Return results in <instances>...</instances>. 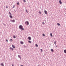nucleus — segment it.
<instances>
[{
  "instance_id": "nucleus-1",
  "label": "nucleus",
  "mask_w": 66,
  "mask_h": 66,
  "mask_svg": "<svg viewBox=\"0 0 66 66\" xmlns=\"http://www.w3.org/2000/svg\"><path fill=\"white\" fill-rule=\"evenodd\" d=\"M19 28L20 29L22 30H24V29L23 28V27L22 25H20L19 26Z\"/></svg>"
},
{
  "instance_id": "nucleus-2",
  "label": "nucleus",
  "mask_w": 66,
  "mask_h": 66,
  "mask_svg": "<svg viewBox=\"0 0 66 66\" xmlns=\"http://www.w3.org/2000/svg\"><path fill=\"white\" fill-rule=\"evenodd\" d=\"M9 14H10V17L11 18H13V16H12V14L10 12L9 13Z\"/></svg>"
},
{
  "instance_id": "nucleus-3",
  "label": "nucleus",
  "mask_w": 66,
  "mask_h": 66,
  "mask_svg": "<svg viewBox=\"0 0 66 66\" xmlns=\"http://www.w3.org/2000/svg\"><path fill=\"white\" fill-rule=\"evenodd\" d=\"M25 24H26V25H27V26H28L29 24V23L28 21H26L25 22Z\"/></svg>"
},
{
  "instance_id": "nucleus-4",
  "label": "nucleus",
  "mask_w": 66,
  "mask_h": 66,
  "mask_svg": "<svg viewBox=\"0 0 66 66\" xmlns=\"http://www.w3.org/2000/svg\"><path fill=\"white\" fill-rule=\"evenodd\" d=\"M28 38L30 40H31V38L30 37H28Z\"/></svg>"
},
{
  "instance_id": "nucleus-5",
  "label": "nucleus",
  "mask_w": 66,
  "mask_h": 66,
  "mask_svg": "<svg viewBox=\"0 0 66 66\" xmlns=\"http://www.w3.org/2000/svg\"><path fill=\"white\" fill-rule=\"evenodd\" d=\"M11 22H15V21L14 20H11Z\"/></svg>"
},
{
  "instance_id": "nucleus-6",
  "label": "nucleus",
  "mask_w": 66,
  "mask_h": 66,
  "mask_svg": "<svg viewBox=\"0 0 66 66\" xmlns=\"http://www.w3.org/2000/svg\"><path fill=\"white\" fill-rule=\"evenodd\" d=\"M44 13L45 14H47V11L46 10H45L44 11Z\"/></svg>"
},
{
  "instance_id": "nucleus-7",
  "label": "nucleus",
  "mask_w": 66,
  "mask_h": 66,
  "mask_svg": "<svg viewBox=\"0 0 66 66\" xmlns=\"http://www.w3.org/2000/svg\"><path fill=\"white\" fill-rule=\"evenodd\" d=\"M12 46L13 48H15V46L13 45H12Z\"/></svg>"
},
{
  "instance_id": "nucleus-8",
  "label": "nucleus",
  "mask_w": 66,
  "mask_h": 66,
  "mask_svg": "<svg viewBox=\"0 0 66 66\" xmlns=\"http://www.w3.org/2000/svg\"><path fill=\"white\" fill-rule=\"evenodd\" d=\"M18 57H19V58H20V60H21V57H20V55H18Z\"/></svg>"
},
{
  "instance_id": "nucleus-9",
  "label": "nucleus",
  "mask_w": 66,
  "mask_h": 66,
  "mask_svg": "<svg viewBox=\"0 0 66 66\" xmlns=\"http://www.w3.org/2000/svg\"><path fill=\"white\" fill-rule=\"evenodd\" d=\"M59 2L61 4H62V2H61V0L59 1Z\"/></svg>"
},
{
  "instance_id": "nucleus-10",
  "label": "nucleus",
  "mask_w": 66,
  "mask_h": 66,
  "mask_svg": "<svg viewBox=\"0 0 66 66\" xmlns=\"http://www.w3.org/2000/svg\"><path fill=\"white\" fill-rule=\"evenodd\" d=\"M20 43L21 44H23V42L22 41H21Z\"/></svg>"
},
{
  "instance_id": "nucleus-11",
  "label": "nucleus",
  "mask_w": 66,
  "mask_h": 66,
  "mask_svg": "<svg viewBox=\"0 0 66 66\" xmlns=\"http://www.w3.org/2000/svg\"><path fill=\"white\" fill-rule=\"evenodd\" d=\"M64 52L65 53H66V50H64Z\"/></svg>"
},
{
  "instance_id": "nucleus-12",
  "label": "nucleus",
  "mask_w": 66,
  "mask_h": 66,
  "mask_svg": "<svg viewBox=\"0 0 66 66\" xmlns=\"http://www.w3.org/2000/svg\"><path fill=\"white\" fill-rule=\"evenodd\" d=\"M1 64L2 65V66H4V65H3V63H1Z\"/></svg>"
},
{
  "instance_id": "nucleus-13",
  "label": "nucleus",
  "mask_w": 66,
  "mask_h": 66,
  "mask_svg": "<svg viewBox=\"0 0 66 66\" xmlns=\"http://www.w3.org/2000/svg\"><path fill=\"white\" fill-rule=\"evenodd\" d=\"M57 25H58V26H60V23H57Z\"/></svg>"
},
{
  "instance_id": "nucleus-14",
  "label": "nucleus",
  "mask_w": 66,
  "mask_h": 66,
  "mask_svg": "<svg viewBox=\"0 0 66 66\" xmlns=\"http://www.w3.org/2000/svg\"><path fill=\"white\" fill-rule=\"evenodd\" d=\"M28 43H32L31 41H29V40L28 41Z\"/></svg>"
},
{
  "instance_id": "nucleus-15",
  "label": "nucleus",
  "mask_w": 66,
  "mask_h": 66,
  "mask_svg": "<svg viewBox=\"0 0 66 66\" xmlns=\"http://www.w3.org/2000/svg\"><path fill=\"white\" fill-rule=\"evenodd\" d=\"M51 51H52V52H53V51H53V49H51Z\"/></svg>"
},
{
  "instance_id": "nucleus-16",
  "label": "nucleus",
  "mask_w": 66,
  "mask_h": 66,
  "mask_svg": "<svg viewBox=\"0 0 66 66\" xmlns=\"http://www.w3.org/2000/svg\"><path fill=\"white\" fill-rule=\"evenodd\" d=\"M13 38H16V36H13Z\"/></svg>"
},
{
  "instance_id": "nucleus-17",
  "label": "nucleus",
  "mask_w": 66,
  "mask_h": 66,
  "mask_svg": "<svg viewBox=\"0 0 66 66\" xmlns=\"http://www.w3.org/2000/svg\"><path fill=\"white\" fill-rule=\"evenodd\" d=\"M50 35L51 36H52V33H51Z\"/></svg>"
},
{
  "instance_id": "nucleus-18",
  "label": "nucleus",
  "mask_w": 66,
  "mask_h": 66,
  "mask_svg": "<svg viewBox=\"0 0 66 66\" xmlns=\"http://www.w3.org/2000/svg\"><path fill=\"white\" fill-rule=\"evenodd\" d=\"M36 47H38V45L37 44H36Z\"/></svg>"
},
{
  "instance_id": "nucleus-19",
  "label": "nucleus",
  "mask_w": 66,
  "mask_h": 66,
  "mask_svg": "<svg viewBox=\"0 0 66 66\" xmlns=\"http://www.w3.org/2000/svg\"><path fill=\"white\" fill-rule=\"evenodd\" d=\"M43 36H45V35L44 34H43Z\"/></svg>"
},
{
  "instance_id": "nucleus-20",
  "label": "nucleus",
  "mask_w": 66,
  "mask_h": 66,
  "mask_svg": "<svg viewBox=\"0 0 66 66\" xmlns=\"http://www.w3.org/2000/svg\"><path fill=\"white\" fill-rule=\"evenodd\" d=\"M15 5H14L13 6V8H14V7H15Z\"/></svg>"
},
{
  "instance_id": "nucleus-21",
  "label": "nucleus",
  "mask_w": 66,
  "mask_h": 66,
  "mask_svg": "<svg viewBox=\"0 0 66 66\" xmlns=\"http://www.w3.org/2000/svg\"><path fill=\"white\" fill-rule=\"evenodd\" d=\"M54 44H55L56 43V41H55L54 42Z\"/></svg>"
},
{
  "instance_id": "nucleus-22",
  "label": "nucleus",
  "mask_w": 66,
  "mask_h": 66,
  "mask_svg": "<svg viewBox=\"0 0 66 66\" xmlns=\"http://www.w3.org/2000/svg\"><path fill=\"white\" fill-rule=\"evenodd\" d=\"M26 12L27 13H28V11L27 10H26Z\"/></svg>"
},
{
  "instance_id": "nucleus-23",
  "label": "nucleus",
  "mask_w": 66,
  "mask_h": 66,
  "mask_svg": "<svg viewBox=\"0 0 66 66\" xmlns=\"http://www.w3.org/2000/svg\"><path fill=\"white\" fill-rule=\"evenodd\" d=\"M40 50L42 52H43V50L41 49Z\"/></svg>"
},
{
  "instance_id": "nucleus-24",
  "label": "nucleus",
  "mask_w": 66,
  "mask_h": 66,
  "mask_svg": "<svg viewBox=\"0 0 66 66\" xmlns=\"http://www.w3.org/2000/svg\"><path fill=\"white\" fill-rule=\"evenodd\" d=\"M39 13L40 14H41V12L40 11L39 12Z\"/></svg>"
},
{
  "instance_id": "nucleus-25",
  "label": "nucleus",
  "mask_w": 66,
  "mask_h": 66,
  "mask_svg": "<svg viewBox=\"0 0 66 66\" xmlns=\"http://www.w3.org/2000/svg\"><path fill=\"white\" fill-rule=\"evenodd\" d=\"M17 4H18V5H19V3H17Z\"/></svg>"
},
{
  "instance_id": "nucleus-26",
  "label": "nucleus",
  "mask_w": 66,
  "mask_h": 66,
  "mask_svg": "<svg viewBox=\"0 0 66 66\" xmlns=\"http://www.w3.org/2000/svg\"><path fill=\"white\" fill-rule=\"evenodd\" d=\"M11 50H12V51H13V48H11Z\"/></svg>"
},
{
  "instance_id": "nucleus-27",
  "label": "nucleus",
  "mask_w": 66,
  "mask_h": 66,
  "mask_svg": "<svg viewBox=\"0 0 66 66\" xmlns=\"http://www.w3.org/2000/svg\"><path fill=\"white\" fill-rule=\"evenodd\" d=\"M43 24H45V23H44V22H43Z\"/></svg>"
},
{
  "instance_id": "nucleus-28",
  "label": "nucleus",
  "mask_w": 66,
  "mask_h": 66,
  "mask_svg": "<svg viewBox=\"0 0 66 66\" xmlns=\"http://www.w3.org/2000/svg\"><path fill=\"white\" fill-rule=\"evenodd\" d=\"M6 8H7H7H8V7H7V6H6Z\"/></svg>"
},
{
  "instance_id": "nucleus-29",
  "label": "nucleus",
  "mask_w": 66,
  "mask_h": 66,
  "mask_svg": "<svg viewBox=\"0 0 66 66\" xmlns=\"http://www.w3.org/2000/svg\"><path fill=\"white\" fill-rule=\"evenodd\" d=\"M6 42H8V41L7 40V39L6 40Z\"/></svg>"
},
{
  "instance_id": "nucleus-30",
  "label": "nucleus",
  "mask_w": 66,
  "mask_h": 66,
  "mask_svg": "<svg viewBox=\"0 0 66 66\" xmlns=\"http://www.w3.org/2000/svg\"><path fill=\"white\" fill-rule=\"evenodd\" d=\"M23 1H24V2H26V1H25V0H23Z\"/></svg>"
},
{
  "instance_id": "nucleus-31",
  "label": "nucleus",
  "mask_w": 66,
  "mask_h": 66,
  "mask_svg": "<svg viewBox=\"0 0 66 66\" xmlns=\"http://www.w3.org/2000/svg\"><path fill=\"white\" fill-rule=\"evenodd\" d=\"M10 40H11V41H12V39H10Z\"/></svg>"
},
{
  "instance_id": "nucleus-32",
  "label": "nucleus",
  "mask_w": 66,
  "mask_h": 66,
  "mask_svg": "<svg viewBox=\"0 0 66 66\" xmlns=\"http://www.w3.org/2000/svg\"><path fill=\"white\" fill-rule=\"evenodd\" d=\"M21 66H23V65H21Z\"/></svg>"
},
{
  "instance_id": "nucleus-33",
  "label": "nucleus",
  "mask_w": 66,
  "mask_h": 66,
  "mask_svg": "<svg viewBox=\"0 0 66 66\" xmlns=\"http://www.w3.org/2000/svg\"><path fill=\"white\" fill-rule=\"evenodd\" d=\"M12 66H14V65H13V64H12Z\"/></svg>"
},
{
  "instance_id": "nucleus-34",
  "label": "nucleus",
  "mask_w": 66,
  "mask_h": 66,
  "mask_svg": "<svg viewBox=\"0 0 66 66\" xmlns=\"http://www.w3.org/2000/svg\"><path fill=\"white\" fill-rule=\"evenodd\" d=\"M10 49H11V48H10Z\"/></svg>"
}]
</instances>
